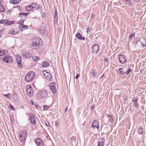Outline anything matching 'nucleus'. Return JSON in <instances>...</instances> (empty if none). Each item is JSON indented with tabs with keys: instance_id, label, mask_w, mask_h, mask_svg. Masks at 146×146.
<instances>
[{
	"instance_id": "obj_1",
	"label": "nucleus",
	"mask_w": 146,
	"mask_h": 146,
	"mask_svg": "<svg viewBox=\"0 0 146 146\" xmlns=\"http://www.w3.org/2000/svg\"><path fill=\"white\" fill-rule=\"evenodd\" d=\"M33 40L32 43L30 45L31 48L33 49L37 50L43 44L42 40L38 37L34 38Z\"/></svg>"
},
{
	"instance_id": "obj_2",
	"label": "nucleus",
	"mask_w": 146,
	"mask_h": 146,
	"mask_svg": "<svg viewBox=\"0 0 146 146\" xmlns=\"http://www.w3.org/2000/svg\"><path fill=\"white\" fill-rule=\"evenodd\" d=\"M35 73L33 72H30L25 76V80L27 82H30L35 76Z\"/></svg>"
},
{
	"instance_id": "obj_3",
	"label": "nucleus",
	"mask_w": 146,
	"mask_h": 146,
	"mask_svg": "<svg viewBox=\"0 0 146 146\" xmlns=\"http://www.w3.org/2000/svg\"><path fill=\"white\" fill-rule=\"evenodd\" d=\"M48 94L46 90H42L39 92L37 94V97L38 98H44L46 97Z\"/></svg>"
},
{
	"instance_id": "obj_4",
	"label": "nucleus",
	"mask_w": 146,
	"mask_h": 146,
	"mask_svg": "<svg viewBox=\"0 0 146 146\" xmlns=\"http://www.w3.org/2000/svg\"><path fill=\"white\" fill-rule=\"evenodd\" d=\"M92 52L95 54H97L100 50L99 45L96 44L93 45L92 47Z\"/></svg>"
},
{
	"instance_id": "obj_5",
	"label": "nucleus",
	"mask_w": 146,
	"mask_h": 146,
	"mask_svg": "<svg viewBox=\"0 0 146 146\" xmlns=\"http://www.w3.org/2000/svg\"><path fill=\"white\" fill-rule=\"evenodd\" d=\"M13 61V59L11 56H10L9 55H7L3 58L2 61L4 62H6L8 63L9 62H12Z\"/></svg>"
},
{
	"instance_id": "obj_6",
	"label": "nucleus",
	"mask_w": 146,
	"mask_h": 146,
	"mask_svg": "<svg viewBox=\"0 0 146 146\" xmlns=\"http://www.w3.org/2000/svg\"><path fill=\"white\" fill-rule=\"evenodd\" d=\"M26 93L29 96L31 97L32 96L33 94V91L31 86H27Z\"/></svg>"
},
{
	"instance_id": "obj_7",
	"label": "nucleus",
	"mask_w": 146,
	"mask_h": 146,
	"mask_svg": "<svg viewBox=\"0 0 146 146\" xmlns=\"http://www.w3.org/2000/svg\"><path fill=\"white\" fill-rule=\"evenodd\" d=\"M119 60L120 62L122 64H124L127 62L125 56L122 54L119 56Z\"/></svg>"
},
{
	"instance_id": "obj_8",
	"label": "nucleus",
	"mask_w": 146,
	"mask_h": 146,
	"mask_svg": "<svg viewBox=\"0 0 146 146\" xmlns=\"http://www.w3.org/2000/svg\"><path fill=\"white\" fill-rule=\"evenodd\" d=\"M16 62L17 64V66L19 68H22L23 66L21 64V57L16 58Z\"/></svg>"
},
{
	"instance_id": "obj_9",
	"label": "nucleus",
	"mask_w": 146,
	"mask_h": 146,
	"mask_svg": "<svg viewBox=\"0 0 146 146\" xmlns=\"http://www.w3.org/2000/svg\"><path fill=\"white\" fill-rule=\"evenodd\" d=\"M36 144L38 146H44V144L42 140L39 138H36L35 140Z\"/></svg>"
},
{
	"instance_id": "obj_10",
	"label": "nucleus",
	"mask_w": 146,
	"mask_h": 146,
	"mask_svg": "<svg viewBox=\"0 0 146 146\" xmlns=\"http://www.w3.org/2000/svg\"><path fill=\"white\" fill-rule=\"evenodd\" d=\"M92 127L93 129H95L96 128L98 129H99V123L97 120H95L93 122L92 124Z\"/></svg>"
},
{
	"instance_id": "obj_11",
	"label": "nucleus",
	"mask_w": 146,
	"mask_h": 146,
	"mask_svg": "<svg viewBox=\"0 0 146 146\" xmlns=\"http://www.w3.org/2000/svg\"><path fill=\"white\" fill-rule=\"evenodd\" d=\"M29 118L31 123L34 125L36 123L35 118L34 115L32 113L30 114L29 115Z\"/></svg>"
},
{
	"instance_id": "obj_12",
	"label": "nucleus",
	"mask_w": 146,
	"mask_h": 146,
	"mask_svg": "<svg viewBox=\"0 0 146 146\" xmlns=\"http://www.w3.org/2000/svg\"><path fill=\"white\" fill-rule=\"evenodd\" d=\"M54 83L53 82L51 83L49 85L50 87V89L53 94H55L56 93V88L55 86L53 85Z\"/></svg>"
},
{
	"instance_id": "obj_13",
	"label": "nucleus",
	"mask_w": 146,
	"mask_h": 146,
	"mask_svg": "<svg viewBox=\"0 0 146 146\" xmlns=\"http://www.w3.org/2000/svg\"><path fill=\"white\" fill-rule=\"evenodd\" d=\"M27 131L26 130H23L21 131L19 133V137H27Z\"/></svg>"
},
{
	"instance_id": "obj_14",
	"label": "nucleus",
	"mask_w": 146,
	"mask_h": 146,
	"mask_svg": "<svg viewBox=\"0 0 146 146\" xmlns=\"http://www.w3.org/2000/svg\"><path fill=\"white\" fill-rule=\"evenodd\" d=\"M139 100V98L137 97L135 99H133L132 102H133V105L136 108H137L139 105L137 101Z\"/></svg>"
},
{
	"instance_id": "obj_15",
	"label": "nucleus",
	"mask_w": 146,
	"mask_h": 146,
	"mask_svg": "<svg viewBox=\"0 0 146 146\" xmlns=\"http://www.w3.org/2000/svg\"><path fill=\"white\" fill-rule=\"evenodd\" d=\"M38 32L41 34H43L45 32V28L44 26L41 27L38 29Z\"/></svg>"
},
{
	"instance_id": "obj_16",
	"label": "nucleus",
	"mask_w": 146,
	"mask_h": 146,
	"mask_svg": "<svg viewBox=\"0 0 146 146\" xmlns=\"http://www.w3.org/2000/svg\"><path fill=\"white\" fill-rule=\"evenodd\" d=\"M76 36L77 38L80 40H85V37L83 36L82 37V35H80V33H77L76 35Z\"/></svg>"
},
{
	"instance_id": "obj_17",
	"label": "nucleus",
	"mask_w": 146,
	"mask_h": 146,
	"mask_svg": "<svg viewBox=\"0 0 146 146\" xmlns=\"http://www.w3.org/2000/svg\"><path fill=\"white\" fill-rule=\"evenodd\" d=\"M45 78L48 80L51 81L52 80V75L49 72H48L44 76Z\"/></svg>"
},
{
	"instance_id": "obj_18",
	"label": "nucleus",
	"mask_w": 146,
	"mask_h": 146,
	"mask_svg": "<svg viewBox=\"0 0 146 146\" xmlns=\"http://www.w3.org/2000/svg\"><path fill=\"white\" fill-rule=\"evenodd\" d=\"M107 119H108V123L109 124H112V123L113 121V119L111 115H108L107 116Z\"/></svg>"
},
{
	"instance_id": "obj_19",
	"label": "nucleus",
	"mask_w": 146,
	"mask_h": 146,
	"mask_svg": "<svg viewBox=\"0 0 146 146\" xmlns=\"http://www.w3.org/2000/svg\"><path fill=\"white\" fill-rule=\"evenodd\" d=\"M70 140L72 145H73V144H76V137L74 136H72L70 138Z\"/></svg>"
},
{
	"instance_id": "obj_20",
	"label": "nucleus",
	"mask_w": 146,
	"mask_h": 146,
	"mask_svg": "<svg viewBox=\"0 0 146 146\" xmlns=\"http://www.w3.org/2000/svg\"><path fill=\"white\" fill-rule=\"evenodd\" d=\"M13 99L14 101L16 102H18L19 100V98L17 95L15 94L13 96Z\"/></svg>"
},
{
	"instance_id": "obj_21",
	"label": "nucleus",
	"mask_w": 146,
	"mask_h": 146,
	"mask_svg": "<svg viewBox=\"0 0 146 146\" xmlns=\"http://www.w3.org/2000/svg\"><path fill=\"white\" fill-rule=\"evenodd\" d=\"M21 0H11L10 3L13 4H16L21 2Z\"/></svg>"
},
{
	"instance_id": "obj_22",
	"label": "nucleus",
	"mask_w": 146,
	"mask_h": 146,
	"mask_svg": "<svg viewBox=\"0 0 146 146\" xmlns=\"http://www.w3.org/2000/svg\"><path fill=\"white\" fill-rule=\"evenodd\" d=\"M142 45L144 47L146 46V39L143 38L142 39V41H141Z\"/></svg>"
},
{
	"instance_id": "obj_23",
	"label": "nucleus",
	"mask_w": 146,
	"mask_h": 146,
	"mask_svg": "<svg viewBox=\"0 0 146 146\" xmlns=\"http://www.w3.org/2000/svg\"><path fill=\"white\" fill-rule=\"evenodd\" d=\"M19 141L22 143H25L27 137H19Z\"/></svg>"
},
{
	"instance_id": "obj_24",
	"label": "nucleus",
	"mask_w": 146,
	"mask_h": 146,
	"mask_svg": "<svg viewBox=\"0 0 146 146\" xmlns=\"http://www.w3.org/2000/svg\"><path fill=\"white\" fill-rule=\"evenodd\" d=\"M29 14V13H21L19 14V16L20 17H22L23 15L25 16L26 17Z\"/></svg>"
},
{
	"instance_id": "obj_25",
	"label": "nucleus",
	"mask_w": 146,
	"mask_h": 146,
	"mask_svg": "<svg viewBox=\"0 0 146 146\" xmlns=\"http://www.w3.org/2000/svg\"><path fill=\"white\" fill-rule=\"evenodd\" d=\"M23 55L26 58H30L31 56V54L28 52H25Z\"/></svg>"
},
{
	"instance_id": "obj_26",
	"label": "nucleus",
	"mask_w": 146,
	"mask_h": 146,
	"mask_svg": "<svg viewBox=\"0 0 146 146\" xmlns=\"http://www.w3.org/2000/svg\"><path fill=\"white\" fill-rule=\"evenodd\" d=\"M33 9L31 5H27L25 7V10L27 11H29L32 10Z\"/></svg>"
},
{
	"instance_id": "obj_27",
	"label": "nucleus",
	"mask_w": 146,
	"mask_h": 146,
	"mask_svg": "<svg viewBox=\"0 0 146 146\" xmlns=\"http://www.w3.org/2000/svg\"><path fill=\"white\" fill-rule=\"evenodd\" d=\"M124 67L119 68L118 70L119 71V73L121 74H125V72L123 71Z\"/></svg>"
},
{
	"instance_id": "obj_28",
	"label": "nucleus",
	"mask_w": 146,
	"mask_h": 146,
	"mask_svg": "<svg viewBox=\"0 0 146 146\" xmlns=\"http://www.w3.org/2000/svg\"><path fill=\"white\" fill-rule=\"evenodd\" d=\"M49 65L48 62L47 61H44L42 63V67H43L46 68Z\"/></svg>"
},
{
	"instance_id": "obj_29",
	"label": "nucleus",
	"mask_w": 146,
	"mask_h": 146,
	"mask_svg": "<svg viewBox=\"0 0 146 146\" xmlns=\"http://www.w3.org/2000/svg\"><path fill=\"white\" fill-rule=\"evenodd\" d=\"M9 34H12V35H15L18 33L17 31H16L13 30V29H11L10 30L9 32Z\"/></svg>"
},
{
	"instance_id": "obj_30",
	"label": "nucleus",
	"mask_w": 146,
	"mask_h": 146,
	"mask_svg": "<svg viewBox=\"0 0 146 146\" xmlns=\"http://www.w3.org/2000/svg\"><path fill=\"white\" fill-rule=\"evenodd\" d=\"M138 131L139 134H142L143 133V128L141 127H139L138 129Z\"/></svg>"
},
{
	"instance_id": "obj_31",
	"label": "nucleus",
	"mask_w": 146,
	"mask_h": 146,
	"mask_svg": "<svg viewBox=\"0 0 146 146\" xmlns=\"http://www.w3.org/2000/svg\"><path fill=\"white\" fill-rule=\"evenodd\" d=\"M92 75L93 76L96 77L97 75V72H95L94 70H92L90 71Z\"/></svg>"
},
{
	"instance_id": "obj_32",
	"label": "nucleus",
	"mask_w": 146,
	"mask_h": 146,
	"mask_svg": "<svg viewBox=\"0 0 146 146\" xmlns=\"http://www.w3.org/2000/svg\"><path fill=\"white\" fill-rule=\"evenodd\" d=\"M33 59L34 61L35 62H37L38 60H39V57L34 56L33 57Z\"/></svg>"
},
{
	"instance_id": "obj_33",
	"label": "nucleus",
	"mask_w": 146,
	"mask_h": 146,
	"mask_svg": "<svg viewBox=\"0 0 146 146\" xmlns=\"http://www.w3.org/2000/svg\"><path fill=\"white\" fill-rule=\"evenodd\" d=\"M7 22V23H6V25H10L11 24H12L15 21H8L7 20V21H6Z\"/></svg>"
},
{
	"instance_id": "obj_34",
	"label": "nucleus",
	"mask_w": 146,
	"mask_h": 146,
	"mask_svg": "<svg viewBox=\"0 0 146 146\" xmlns=\"http://www.w3.org/2000/svg\"><path fill=\"white\" fill-rule=\"evenodd\" d=\"M24 20H20L18 21L17 24L20 25H23V22Z\"/></svg>"
},
{
	"instance_id": "obj_35",
	"label": "nucleus",
	"mask_w": 146,
	"mask_h": 146,
	"mask_svg": "<svg viewBox=\"0 0 146 146\" xmlns=\"http://www.w3.org/2000/svg\"><path fill=\"white\" fill-rule=\"evenodd\" d=\"M123 99H124V101L125 102H126L128 100V97L126 95H124L123 96Z\"/></svg>"
},
{
	"instance_id": "obj_36",
	"label": "nucleus",
	"mask_w": 146,
	"mask_h": 146,
	"mask_svg": "<svg viewBox=\"0 0 146 146\" xmlns=\"http://www.w3.org/2000/svg\"><path fill=\"white\" fill-rule=\"evenodd\" d=\"M50 108L49 106L46 105H44L43 106V109L45 110H47Z\"/></svg>"
},
{
	"instance_id": "obj_37",
	"label": "nucleus",
	"mask_w": 146,
	"mask_h": 146,
	"mask_svg": "<svg viewBox=\"0 0 146 146\" xmlns=\"http://www.w3.org/2000/svg\"><path fill=\"white\" fill-rule=\"evenodd\" d=\"M7 20H4L3 19H2L0 20V23L1 24H6Z\"/></svg>"
},
{
	"instance_id": "obj_38",
	"label": "nucleus",
	"mask_w": 146,
	"mask_h": 146,
	"mask_svg": "<svg viewBox=\"0 0 146 146\" xmlns=\"http://www.w3.org/2000/svg\"><path fill=\"white\" fill-rule=\"evenodd\" d=\"M135 36V34L134 33H132L129 36V39H131L132 37Z\"/></svg>"
},
{
	"instance_id": "obj_39",
	"label": "nucleus",
	"mask_w": 146,
	"mask_h": 146,
	"mask_svg": "<svg viewBox=\"0 0 146 146\" xmlns=\"http://www.w3.org/2000/svg\"><path fill=\"white\" fill-rule=\"evenodd\" d=\"M132 70H131V68H129L127 69V72H125V74H127V75H128L130 72H132Z\"/></svg>"
},
{
	"instance_id": "obj_40",
	"label": "nucleus",
	"mask_w": 146,
	"mask_h": 146,
	"mask_svg": "<svg viewBox=\"0 0 146 146\" xmlns=\"http://www.w3.org/2000/svg\"><path fill=\"white\" fill-rule=\"evenodd\" d=\"M98 146H103V142L102 141L98 142Z\"/></svg>"
},
{
	"instance_id": "obj_41",
	"label": "nucleus",
	"mask_w": 146,
	"mask_h": 146,
	"mask_svg": "<svg viewBox=\"0 0 146 146\" xmlns=\"http://www.w3.org/2000/svg\"><path fill=\"white\" fill-rule=\"evenodd\" d=\"M22 26L23 27H22V29H23L24 30L25 29H27L28 28V26L24 25H22Z\"/></svg>"
},
{
	"instance_id": "obj_42",
	"label": "nucleus",
	"mask_w": 146,
	"mask_h": 146,
	"mask_svg": "<svg viewBox=\"0 0 146 146\" xmlns=\"http://www.w3.org/2000/svg\"><path fill=\"white\" fill-rule=\"evenodd\" d=\"M13 9H11L8 10L7 12V15H10L11 14V12L12 11H13Z\"/></svg>"
},
{
	"instance_id": "obj_43",
	"label": "nucleus",
	"mask_w": 146,
	"mask_h": 146,
	"mask_svg": "<svg viewBox=\"0 0 146 146\" xmlns=\"http://www.w3.org/2000/svg\"><path fill=\"white\" fill-rule=\"evenodd\" d=\"M3 52L4 54V56L7 54L8 53V51L7 50H3Z\"/></svg>"
},
{
	"instance_id": "obj_44",
	"label": "nucleus",
	"mask_w": 146,
	"mask_h": 146,
	"mask_svg": "<svg viewBox=\"0 0 146 146\" xmlns=\"http://www.w3.org/2000/svg\"><path fill=\"white\" fill-rule=\"evenodd\" d=\"M10 95V94H3V95L5 97H6L8 99H10V97L9 96V95Z\"/></svg>"
},
{
	"instance_id": "obj_45",
	"label": "nucleus",
	"mask_w": 146,
	"mask_h": 146,
	"mask_svg": "<svg viewBox=\"0 0 146 146\" xmlns=\"http://www.w3.org/2000/svg\"><path fill=\"white\" fill-rule=\"evenodd\" d=\"M57 15V9L56 8L55 9L54 13V17H56V16Z\"/></svg>"
},
{
	"instance_id": "obj_46",
	"label": "nucleus",
	"mask_w": 146,
	"mask_h": 146,
	"mask_svg": "<svg viewBox=\"0 0 146 146\" xmlns=\"http://www.w3.org/2000/svg\"><path fill=\"white\" fill-rule=\"evenodd\" d=\"M31 5V6H32V7H33V9L36 6V4H35V3H34L32 4Z\"/></svg>"
},
{
	"instance_id": "obj_47",
	"label": "nucleus",
	"mask_w": 146,
	"mask_h": 146,
	"mask_svg": "<svg viewBox=\"0 0 146 146\" xmlns=\"http://www.w3.org/2000/svg\"><path fill=\"white\" fill-rule=\"evenodd\" d=\"M9 106L10 108H11L13 110H15L14 107L12 105H11L10 104H9Z\"/></svg>"
},
{
	"instance_id": "obj_48",
	"label": "nucleus",
	"mask_w": 146,
	"mask_h": 146,
	"mask_svg": "<svg viewBox=\"0 0 146 146\" xmlns=\"http://www.w3.org/2000/svg\"><path fill=\"white\" fill-rule=\"evenodd\" d=\"M59 123L57 121H55V125L56 127H58L59 126Z\"/></svg>"
},
{
	"instance_id": "obj_49",
	"label": "nucleus",
	"mask_w": 146,
	"mask_h": 146,
	"mask_svg": "<svg viewBox=\"0 0 146 146\" xmlns=\"http://www.w3.org/2000/svg\"><path fill=\"white\" fill-rule=\"evenodd\" d=\"M0 56H4V54L2 50H0Z\"/></svg>"
},
{
	"instance_id": "obj_50",
	"label": "nucleus",
	"mask_w": 146,
	"mask_h": 146,
	"mask_svg": "<svg viewBox=\"0 0 146 146\" xmlns=\"http://www.w3.org/2000/svg\"><path fill=\"white\" fill-rule=\"evenodd\" d=\"M22 25H20L19 27V29L20 31H22L23 30H24L23 29H22Z\"/></svg>"
},
{
	"instance_id": "obj_51",
	"label": "nucleus",
	"mask_w": 146,
	"mask_h": 146,
	"mask_svg": "<svg viewBox=\"0 0 146 146\" xmlns=\"http://www.w3.org/2000/svg\"><path fill=\"white\" fill-rule=\"evenodd\" d=\"M95 17V15L93 14L92 13L91 18V19H93Z\"/></svg>"
},
{
	"instance_id": "obj_52",
	"label": "nucleus",
	"mask_w": 146,
	"mask_h": 146,
	"mask_svg": "<svg viewBox=\"0 0 146 146\" xmlns=\"http://www.w3.org/2000/svg\"><path fill=\"white\" fill-rule=\"evenodd\" d=\"M48 72H47L45 70H44L43 71V74L44 75V76H45V75Z\"/></svg>"
},
{
	"instance_id": "obj_53",
	"label": "nucleus",
	"mask_w": 146,
	"mask_h": 146,
	"mask_svg": "<svg viewBox=\"0 0 146 146\" xmlns=\"http://www.w3.org/2000/svg\"><path fill=\"white\" fill-rule=\"evenodd\" d=\"M46 125L48 127H50V125L48 122H47V123H46Z\"/></svg>"
},
{
	"instance_id": "obj_54",
	"label": "nucleus",
	"mask_w": 146,
	"mask_h": 146,
	"mask_svg": "<svg viewBox=\"0 0 146 146\" xmlns=\"http://www.w3.org/2000/svg\"><path fill=\"white\" fill-rule=\"evenodd\" d=\"M80 76V74H77V75L76 76L75 78L76 79H78V77Z\"/></svg>"
},
{
	"instance_id": "obj_55",
	"label": "nucleus",
	"mask_w": 146,
	"mask_h": 146,
	"mask_svg": "<svg viewBox=\"0 0 146 146\" xmlns=\"http://www.w3.org/2000/svg\"><path fill=\"white\" fill-rule=\"evenodd\" d=\"M54 19L55 21H56L57 22L58 21V18L57 17H54Z\"/></svg>"
},
{
	"instance_id": "obj_56",
	"label": "nucleus",
	"mask_w": 146,
	"mask_h": 146,
	"mask_svg": "<svg viewBox=\"0 0 146 146\" xmlns=\"http://www.w3.org/2000/svg\"><path fill=\"white\" fill-rule=\"evenodd\" d=\"M141 0H133V1L137 3L139 2H140Z\"/></svg>"
},
{
	"instance_id": "obj_57",
	"label": "nucleus",
	"mask_w": 146,
	"mask_h": 146,
	"mask_svg": "<svg viewBox=\"0 0 146 146\" xmlns=\"http://www.w3.org/2000/svg\"><path fill=\"white\" fill-rule=\"evenodd\" d=\"M30 102H31V104L32 105H33L34 104V103L33 102V101H32V100H31V101H30Z\"/></svg>"
},
{
	"instance_id": "obj_58",
	"label": "nucleus",
	"mask_w": 146,
	"mask_h": 146,
	"mask_svg": "<svg viewBox=\"0 0 146 146\" xmlns=\"http://www.w3.org/2000/svg\"><path fill=\"white\" fill-rule=\"evenodd\" d=\"M105 61H106V62H108L109 61V60H108V58H106L105 59Z\"/></svg>"
},
{
	"instance_id": "obj_59",
	"label": "nucleus",
	"mask_w": 146,
	"mask_h": 146,
	"mask_svg": "<svg viewBox=\"0 0 146 146\" xmlns=\"http://www.w3.org/2000/svg\"><path fill=\"white\" fill-rule=\"evenodd\" d=\"M94 106H93V105L91 107V109H92V110H93V109H94Z\"/></svg>"
},
{
	"instance_id": "obj_60",
	"label": "nucleus",
	"mask_w": 146,
	"mask_h": 146,
	"mask_svg": "<svg viewBox=\"0 0 146 146\" xmlns=\"http://www.w3.org/2000/svg\"><path fill=\"white\" fill-rule=\"evenodd\" d=\"M67 109H68V107H66V108H65V111L66 112V111L67 110Z\"/></svg>"
},
{
	"instance_id": "obj_61",
	"label": "nucleus",
	"mask_w": 146,
	"mask_h": 146,
	"mask_svg": "<svg viewBox=\"0 0 146 146\" xmlns=\"http://www.w3.org/2000/svg\"><path fill=\"white\" fill-rule=\"evenodd\" d=\"M35 106L36 107H38V105H36V104H35Z\"/></svg>"
},
{
	"instance_id": "obj_62",
	"label": "nucleus",
	"mask_w": 146,
	"mask_h": 146,
	"mask_svg": "<svg viewBox=\"0 0 146 146\" xmlns=\"http://www.w3.org/2000/svg\"><path fill=\"white\" fill-rule=\"evenodd\" d=\"M129 4L130 5H132V4H131V2L130 1H129Z\"/></svg>"
},
{
	"instance_id": "obj_63",
	"label": "nucleus",
	"mask_w": 146,
	"mask_h": 146,
	"mask_svg": "<svg viewBox=\"0 0 146 146\" xmlns=\"http://www.w3.org/2000/svg\"><path fill=\"white\" fill-rule=\"evenodd\" d=\"M104 74H103L101 77H100V78H102L103 77V76H104Z\"/></svg>"
},
{
	"instance_id": "obj_64",
	"label": "nucleus",
	"mask_w": 146,
	"mask_h": 146,
	"mask_svg": "<svg viewBox=\"0 0 146 146\" xmlns=\"http://www.w3.org/2000/svg\"><path fill=\"white\" fill-rule=\"evenodd\" d=\"M2 31L1 30H0V34H1V32Z\"/></svg>"
}]
</instances>
